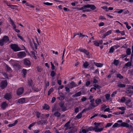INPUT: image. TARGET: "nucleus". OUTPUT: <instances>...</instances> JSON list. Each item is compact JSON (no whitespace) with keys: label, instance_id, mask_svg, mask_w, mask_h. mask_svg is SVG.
<instances>
[{"label":"nucleus","instance_id":"4be33fe9","mask_svg":"<svg viewBox=\"0 0 133 133\" xmlns=\"http://www.w3.org/2000/svg\"><path fill=\"white\" fill-rule=\"evenodd\" d=\"M4 97L6 99L9 100L11 98V96L10 94H6L5 95Z\"/></svg>","mask_w":133,"mask_h":133},{"label":"nucleus","instance_id":"c85d7f7f","mask_svg":"<svg viewBox=\"0 0 133 133\" xmlns=\"http://www.w3.org/2000/svg\"><path fill=\"white\" fill-rule=\"evenodd\" d=\"M131 65L132 63L131 62H128L127 63L125 64V66H126L128 67L131 66Z\"/></svg>","mask_w":133,"mask_h":133},{"label":"nucleus","instance_id":"bb28decb","mask_svg":"<svg viewBox=\"0 0 133 133\" xmlns=\"http://www.w3.org/2000/svg\"><path fill=\"white\" fill-rule=\"evenodd\" d=\"M65 98V97L64 96L61 95V96L59 97H58L57 98L61 101L63 100Z\"/></svg>","mask_w":133,"mask_h":133},{"label":"nucleus","instance_id":"1a4fd4ad","mask_svg":"<svg viewBox=\"0 0 133 133\" xmlns=\"http://www.w3.org/2000/svg\"><path fill=\"white\" fill-rule=\"evenodd\" d=\"M118 127H123L127 128H128L129 127V125L127 123L123 122L122 123L120 124H118Z\"/></svg>","mask_w":133,"mask_h":133},{"label":"nucleus","instance_id":"c9c22d12","mask_svg":"<svg viewBox=\"0 0 133 133\" xmlns=\"http://www.w3.org/2000/svg\"><path fill=\"white\" fill-rule=\"evenodd\" d=\"M118 86L121 88H124L125 87V85L122 84H119Z\"/></svg>","mask_w":133,"mask_h":133},{"label":"nucleus","instance_id":"393cba45","mask_svg":"<svg viewBox=\"0 0 133 133\" xmlns=\"http://www.w3.org/2000/svg\"><path fill=\"white\" fill-rule=\"evenodd\" d=\"M17 122L18 121L17 120H16L14 123L9 124L8 126L10 127L14 126L17 124Z\"/></svg>","mask_w":133,"mask_h":133},{"label":"nucleus","instance_id":"774afa93","mask_svg":"<svg viewBox=\"0 0 133 133\" xmlns=\"http://www.w3.org/2000/svg\"><path fill=\"white\" fill-rule=\"evenodd\" d=\"M45 86L46 87H48L49 85V82H45Z\"/></svg>","mask_w":133,"mask_h":133},{"label":"nucleus","instance_id":"c03bdc74","mask_svg":"<svg viewBox=\"0 0 133 133\" xmlns=\"http://www.w3.org/2000/svg\"><path fill=\"white\" fill-rule=\"evenodd\" d=\"M43 109H45L47 110L49 109V107L48 105L46 104H45L44 105L43 107Z\"/></svg>","mask_w":133,"mask_h":133},{"label":"nucleus","instance_id":"412c9836","mask_svg":"<svg viewBox=\"0 0 133 133\" xmlns=\"http://www.w3.org/2000/svg\"><path fill=\"white\" fill-rule=\"evenodd\" d=\"M33 81L31 79H29L28 82V84L29 87H31L33 84Z\"/></svg>","mask_w":133,"mask_h":133},{"label":"nucleus","instance_id":"20e7f679","mask_svg":"<svg viewBox=\"0 0 133 133\" xmlns=\"http://www.w3.org/2000/svg\"><path fill=\"white\" fill-rule=\"evenodd\" d=\"M7 82L6 81H2L1 84V87L2 89L5 88L7 86Z\"/></svg>","mask_w":133,"mask_h":133},{"label":"nucleus","instance_id":"f8f14e48","mask_svg":"<svg viewBox=\"0 0 133 133\" xmlns=\"http://www.w3.org/2000/svg\"><path fill=\"white\" fill-rule=\"evenodd\" d=\"M24 64L28 66H30L31 65V63L30 61L28 59H25L24 60Z\"/></svg>","mask_w":133,"mask_h":133},{"label":"nucleus","instance_id":"0eeeda50","mask_svg":"<svg viewBox=\"0 0 133 133\" xmlns=\"http://www.w3.org/2000/svg\"><path fill=\"white\" fill-rule=\"evenodd\" d=\"M87 8H89L88 4L84 5L82 7V11L83 12H89L90 11L87 9Z\"/></svg>","mask_w":133,"mask_h":133},{"label":"nucleus","instance_id":"58836bf2","mask_svg":"<svg viewBox=\"0 0 133 133\" xmlns=\"http://www.w3.org/2000/svg\"><path fill=\"white\" fill-rule=\"evenodd\" d=\"M114 50H115L114 48H113V46H112L111 47L110 49V50L109 51V52L110 53H112L113 52Z\"/></svg>","mask_w":133,"mask_h":133},{"label":"nucleus","instance_id":"9b49d317","mask_svg":"<svg viewBox=\"0 0 133 133\" xmlns=\"http://www.w3.org/2000/svg\"><path fill=\"white\" fill-rule=\"evenodd\" d=\"M78 50L81 52L84 53L87 55H89V52L87 50H85V49L79 48L78 49Z\"/></svg>","mask_w":133,"mask_h":133},{"label":"nucleus","instance_id":"f704fd0d","mask_svg":"<svg viewBox=\"0 0 133 133\" xmlns=\"http://www.w3.org/2000/svg\"><path fill=\"white\" fill-rule=\"evenodd\" d=\"M53 89L52 88H50L48 91V95H50L51 93L53 91Z\"/></svg>","mask_w":133,"mask_h":133},{"label":"nucleus","instance_id":"09e8293b","mask_svg":"<svg viewBox=\"0 0 133 133\" xmlns=\"http://www.w3.org/2000/svg\"><path fill=\"white\" fill-rule=\"evenodd\" d=\"M118 109H119L123 111H124L126 110L125 108L124 107H119L118 108Z\"/></svg>","mask_w":133,"mask_h":133},{"label":"nucleus","instance_id":"72a5a7b5","mask_svg":"<svg viewBox=\"0 0 133 133\" xmlns=\"http://www.w3.org/2000/svg\"><path fill=\"white\" fill-rule=\"evenodd\" d=\"M112 32V31L111 30H110L107 32L105 34V36H107L108 35L110 34H111Z\"/></svg>","mask_w":133,"mask_h":133},{"label":"nucleus","instance_id":"7c9ffc66","mask_svg":"<svg viewBox=\"0 0 133 133\" xmlns=\"http://www.w3.org/2000/svg\"><path fill=\"white\" fill-rule=\"evenodd\" d=\"M5 43L4 41L2 39L0 40V45L2 46Z\"/></svg>","mask_w":133,"mask_h":133},{"label":"nucleus","instance_id":"473e14b6","mask_svg":"<svg viewBox=\"0 0 133 133\" xmlns=\"http://www.w3.org/2000/svg\"><path fill=\"white\" fill-rule=\"evenodd\" d=\"M82 116V113H80L78 114L76 116V118L78 119H79Z\"/></svg>","mask_w":133,"mask_h":133},{"label":"nucleus","instance_id":"13d9d810","mask_svg":"<svg viewBox=\"0 0 133 133\" xmlns=\"http://www.w3.org/2000/svg\"><path fill=\"white\" fill-rule=\"evenodd\" d=\"M87 131L85 129H83L81 131H80L79 133H87Z\"/></svg>","mask_w":133,"mask_h":133},{"label":"nucleus","instance_id":"37998d69","mask_svg":"<svg viewBox=\"0 0 133 133\" xmlns=\"http://www.w3.org/2000/svg\"><path fill=\"white\" fill-rule=\"evenodd\" d=\"M117 77L120 79H122L123 77V76L120 74H117Z\"/></svg>","mask_w":133,"mask_h":133},{"label":"nucleus","instance_id":"bf43d9fd","mask_svg":"<svg viewBox=\"0 0 133 133\" xmlns=\"http://www.w3.org/2000/svg\"><path fill=\"white\" fill-rule=\"evenodd\" d=\"M117 91H115L111 95V96L112 97H113L115 96V95L117 94Z\"/></svg>","mask_w":133,"mask_h":133},{"label":"nucleus","instance_id":"603ef678","mask_svg":"<svg viewBox=\"0 0 133 133\" xmlns=\"http://www.w3.org/2000/svg\"><path fill=\"white\" fill-rule=\"evenodd\" d=\"M89 65V64L87 62L83 64L85 68H87Z\"/></svg>","mask_w":133,"mask_h":133},{"label":"nucleus","instance_id":"4d7b16f0","mask_svg":"<svg viewBox=\"0 0 133 133\" xmlns=\"http://www.w3.org/2000/svg\"><path fill=\"white\" fill-rule=\"evenodd\" d=\"M101 8H102L104 10H106V11H108L109 10H107L108 7L107 6H104L101 7Z\"/></svg>","mask_w":133,"mask_h":133},{"label":"nucleus","instance_id":"3c124183","mask_svg":"<svg viewBox=\"0 0 133 133\" xmlns=\"http://www.w3.org/2000/svg\"><path fill=\"white\" fill-rule=\"evenodd\" d=\"M55 74H56L54 71H52L51 72L50 75L52 77H53L55 76Z\"/></svg>","mask_w":133,"mask_h":133},{"label":"nucleus","instance_id":"9d476101","mask_svg":"<svg viewBox=\"0 0 133 133\" xmlns=\"http://www.w3.org/2000/svg\"><path fill=\"white\" fill-rule=\"evenodd\" d=\"M30 46L34 50H36L37 49V45L34 42V41H33L32 43L30 44Z\"/></svg>","mask_w":133,"mask_h":133},{"label":"nucleus","instance_id":"a878e982","mask_svg":"<svg viewBox=\"0 0 133 133\" xmlns=\"http://www.w3.org/2000/svg\"><path fill=\"white\" fill-rule=\"evenodd\" d=\"M101 102V100L100 99L98 98L95 101V102L97 105L99 104Z\"/></svg>","mask_w":133,"mask_h":133},{"label":"nucleus","instance_id":"a211bd4d","mask_svg":"<svg viewBox=\"0 0 133 133\" xmlns=\"http://www.w3.org/2000/svg\"><path fill=\"white\" fill-rule=\"evenodd\" d=\"M81 91H79L75 94L73 95L72 96L74 97H77L78 96H80L81 95Z\"/></svg>","mask_w":133,"mask_h":133},{"label":"nucleus","instance_id":"f3484780","mask_svg":"<svg viewBox=\"0 0 133 133\" xmlns=\"http://www.w3.org/2000/svg\"><path fill=\"white\" fill-rule=\"evenodd\" d=\"M64 103L63 102H61L59 104V106L61 108L62 111H65L66 110V108L63 106Z\"/></svg>","mask_w":133,"mask_h":133},{"label":"nucleus","instance_id":"de8ad7c7","mask_svg":"<svg viewBox=\"0 0 133 133\" xmlns=\"http://www.w3.org/2000/svg\"><path fill=\"white\" fill-rule=\"evenodd\" d=\"M94 86L97 89H100L101 88V86L96 84H94Z\"/></svg>","mask_w":133,"mask_h":133},{"label":"nucleus","instance_id":"864d4df0","mask_svg":"<svg viewBox=\"0 0 133 133\" xmlns=\"http://www.w3.org/2000/svg\"><path fill=\"white\" fill-rule=\"evenodd\" d=\"M37 71L39 72H41L42 70L41 68L39 66H38L37 67Z\"/></svg>","mask_w":133,"mask_h":133},{"label":"nucleus","instance_id":"5701e85b","mask_svg":"<svg viewBox=\"0 0 133 133\" xmlns=\"http://www.w3.org/2000/svg\"><path fill=\"white\" fill-rule=\"evenodd\" d=\"M126 53L127 54L126 56L130 55L131 53V49L130 48L127 49L126 51Z\"/></svg>","mask_w":133,"mask_h":133},{"label":"nucleus","instance_id":"4468645a","mask_svg":"<svg viewBox=\"0 0 133 133\" xmlns=\"http://www.w3.org/2000/svg\"><path fill=\"white\" fill-rule=\"evenodd\" d=\"M127 96L129 97H131L133 93V91L131 90H128L125 92Z\"/></svg>","mask_w":133,"mask_h":133},{"label":"nucleus","instance_id":"a18cd8bd","mask_svg":"<svg viewBox=\"0 0 133 133\" xmlns=\"http://www.w3.org/2000/svg\"><path fill=\"white\" fill-rule=\"evenodd\" d=\"M6 69L7 70V71H10L11 70V68L6 65Z\"/></svg>","mask_w":133,"mask_h":133},{"label":"nucleus","instance_id":"ea45409f","mask_svg":"<svg viewBox=\"0 0 133 133\" xmlns=\"http://www.w3.org/2000/svg\"><path fill=\"white\" fill-rule=\"evenodd\" d=\"M49 114H45V116L44 117H42L41 119H45L46 118L48 117L49 116Z\"/></svg>","mask_w":133,"mask_h":133},{"label":"nucleus","instance_id":"b1692460","mask_svg":"<svg viewBox=\"0 0 133 133\" xmlns=\"http://www.w3.org/2000/svg\"><path fill=\"white\" fill-rule=\"evenodd\" d=\"M94 63L95 65L97 67H101L103 65L101 63H98L94 62Z\"/></svg>","mask_w":133,"mask_h":133},{"label":"nucleus","instance_id":"6e6d98bb","mask_svg":"<svg viewBox=\"0 0 133 133\" xmlns=\"http://www.w3.org/2000/svg\"><path fill=\"white\" fill-rule=\"evenodd\" d=\"M99 116H100L101 117H103L105 118H107V116L106 115H103V114H102L101 115H99Z\"/></svg>","mask_w":133,"mask_h":133},{"label":"nucleus","instance_id":"6ab92c4d","mask_svg":"<svg viewBox=\"0 0 133 133\" xmlns=\"http://www.w3.org/2000/svg\"><path fill=\"white\" fill-rule=\"evenodd\" d=\"M128 98L127 97H121L120 100V102L122 103H124L127 99Z\"/></svg>","mask_w":133,"mask_h":133},{"label":"nucleus","instance_id":"7ed1b4c3","mask_svg":"<svg viewBox=\"0 0 133 133\" xmlns=\"http://www.w3.org/2000/svg\"><path fill=\"white\" fill-rule=\"evenodd\" d=\"M26 55L24 51L20 52L17 54L18 57L19 58H22L25 57Z\"/></svg>","mask_w":133,"mask_h":133},{"label":"nucleus","instance_id":"338daca9","mask_svg":"<svg viewBox=\"0 0 133 133\" xmlns=\"http://www.w3.org/2000/svg\"><path fill=\"white\" fill-rule=\"evenodd\" d=\"M99 19H106L105 18L102 16H100Z\"/></svg>","mask_w":133,"mask_h":133},{"label":"nucleus","instance_id":"f03ea898","mask_svg":"<svg viewBox=\"0 0 133 133\" xmlns=\"http://www.w3.org/2000/svg\"><path fill=\"white\" fill-rule=\"evenodd\" d=\"M11 48L14 51L17 52L21 50V49L18 45L16 44H12L10 46Z\"/></svg>","mask_w":133,"mask_h":133},{"label":"nucleus","instance_id":"e2e57ef3","mask_svg":"<svg viewBox=\"0 0 133 133\" xmlns=\"http://www.w3.org/2000/svg\"><path fill=\"white\" fill-rule=\"evenodd\" d=\"M118 124L117 123H115L112 126V127L113 128H116L117 127H118Z\"/></svg>","mask_w":133,"mask_h":133},{"label":"nucleus","instance_id":"cd10ccee","mask_svg":"<svg viewBox=\"0 0 133 133\" xmlns=\"http://www.w3.org/2000/svg\"><path fill=\"white\" fill-rule=\"evenodd\" d=\"M22 71L24 74V76H23V77H25V75H26L27 73V71L25 69H23L22 70Z\"/></svg>","mask_w":133,"mask_h":133},{"label":"nucleus","instance_id":"680f3d73","mask_svg":"<svg viewBox=\"0 0 133 133\" xmlns=\"http://www.w3.org/2000/svg\"><path fill=\"white\" fill-rule=\"evenodd\" d=\"M42 122L43 121H39L37 122V123L38 125H42L43 124Z\"/></svg>","mask_w":133,"mask_h":133},{"label":"nucleus","instance_id":"aec40b11","mask_svg":"<svg viewBox=\"0 0 133 133\" xmlns=\"http://www.w3.org/2000/svg\"><path fill=\"white\" fill-rule=\"evenodd\" d=\"M88 8H90L92 10H94L96 9V7L93 5H90L88 4Z\"/></svg>","mask_w":133,"mask_h":133},{"label":"nucleus","instance_id":"6e6552de","mask_svg":"<svg viewBox=\"0 0 133 133\" xmlns=\"http://www.w3.org/2000/svg\"><path fill=\"white\" fill-rule=\"evenodd\" d=\"M24 89L23 87L19 88L17 91V94L18 95H21L24 91Z\"/></svg>","mask_w":133,"mask_h":133},{"label":"nucleus","instance_id":"39448f33","mask_svg":"<svg viewBox=\"0 0 133 133\" xmlns=\"http://www.w3.org/2000/svg\"><path fill=\"white\" fill-rule=\"evenodd\" d=\"M68 86L70 88L78 86L73 81H72L69 84H68Z\"/></svg>","mask_w":133,"mask_h":133},{"label":"nucleus","instance_id":"ddd939ff","mask_svg":"<svg viewBox=\"0 0 133 133\" xmlns=\"http://www.w3.org/2000/svg\"><path fill=\"white\" fill-rule=\"evenodd\" d=\"M131 102V100L130 99H126V101H125V105L127 106H128V107L130 108H131V106L129 105V104Z\"/></svg>","mask_w":133,"mask_h":133},{"label":"nucleus","instance_id":"49530a36","mask_svg":"<svg viewBox=\"0 0 133 133\" xmlns=\"http://www.w3.org/2000/svg\"><path fill=\"white\" fill-rule=\"evenodd\" d=\"M79 38L81 37V38H83L84 37H85V35H83L82 34H81V33H79Z\"/></svg>","mask_w":133,"mask_h":133},{"label":"nucleus","instance_id":"f257e3e1","mask_svg":"<svg viewBox=\"0 0 133 133\" xmlns=\"http://www.w3.org/2000/svg\"><path fill=\"white\" fill-rule=\"evenodd\" d=\"M104 128H98L97 126H95V127L94 128L92 127H90L88 128V130H87L88 132L89 131H91L92 130H94L97 132H100L102 131Z\"/></svg>","mask_w":133,"mask_h":133},{"label":"nucleus","instance_id":"c756f323","mask_svg":"<svg viewBox=\"0 0 133 133\" xmlns=\"http://www.w3.org/2000/svg\"><path fill=\"white\" fill-rule=\"evenodd\" d=\"M54 115L56 117H59L60 116L61 114L58 112H56L54 113Z\"/></svg>","mask_w":133,"mask_h":133},{"label":"nucleus","instance_id":"79ce46f5","mask_svg":"<svg viewBox=\"0 0 133 133\" xmlns=\"http://www.w3.org/2000/svg\"><path fill=\"white\" fill-rule=\"evenodd\" d=\"M43 4L47 5H52L53 4L52 3H49L48 2H44Z\"/></svg>","mask_w":133,"mask_h":133},{"label":"nucleus","instance_id":"69168bd1","mask_svg":"<svg viewBox=\"0 0 133 133\" xmlns=\"http://www.w3.org/2000/svg\"><path fill=\"white\" fill-rule=\"evenodd\" d=\"M56 100V98L55 97H53L51 99V102L54 103Z\"/></svg>","mask_w":133,"mask_h":133},{"label":"nucleus","instance_id":"5fc2aeb1","mask_svg":"<svg viewBox=\"0 0 133 133\" xmlns=\"http://www.w3.org/2000/svg\"><path fill=\"white\" fill-rule=\"evenodd\" d=\"M119 63L118 61L117 60H114V64L116 65H117Z\"/></svg>","mask_w":133,"mask_h":133},{"label":"nucleus","instance_id":"423d86ee","mask_svg":"<svg viewBox=\"0 0 133 133\" xmlns=\"http://www.w3.org/2000/svg\"><path fill=\"white\" fill-rule=\"evenodd\" d=\"M26 102L25 98H21L18 100L17 103H18L19 104H22L23 103H25Z\"/></svg>","mask_w":133,"mask_h":133},{"label":"nucleus","instance_id":"8fccbe9b","mask_svg":"<svg viewBox=\"0 0 133 133\" xmlns=\"http://www.w3.org/2000/svg\"><path fill=\"white\" fill-rule=\"evenodd\" d=\"M87 99V98L84 96H83L81 99V100L82 102L86 101Z\"/></svg>","mask_w":133,"mask_h":133},{"label":"nucleus","instance_id":"052dcab7","mask_svg":"<svg viewBox=\"0 0 133 133\" xmlns=\"http://www.w3.org/2000/svg\"><path fill=\"white\" fill-rule=\"evenodd\" d=\"M33 90L36 92H38L40 91V89H38V88H32Z\"/></svg>","mask_w":133,"mask_h":133},{"label":"nucleus","instance_id":"dca6fc26","mask_svg":"<svg viewBox=\"0 0 133 133\" xmlns=\"http://www.w3.org/2000/svg\"><path fill=\"white\" fill-rule=\"evenodd\" d=\"M8 104L6 102H4L2 104L1 107L2 109H4L6 107H8Z\"/></svg>","mask_w":133,"mask_h":133},{"label":"nucleus","instance_id":"0e129e2a","mask_svg":"<svg viewBox=\"0 0 133 133\" xmlns=\"http://www.w3.org/2000/svg\"><path fill=\"white\" fill-rule=\"evenodd\" d=\"M79 112V108L78 107L76 108L75 109V112L76 113H77Z\"/></svg>","mask_w":133,"mask_h":133},{"label":"nucleus","instance_id":"4c0bfd02","mask_svg":"<svg viewBox=\"0 0 133 133\" xmlns=\"http://www.w3.org/2000/svg\"><path fill=\"white\" fill-rule=\"evenodd\" d=\"M106 98L107 100H108L109 99V98L110 96V95L109 94H107L105 95Z\"/></svg>","mask_w":133,"mask_h":133},{"label":"nucleus","instance_id":"e433bc0d","mask_svg":"<svg viewBox=\"0 0 133 133\" xmlns=\"http://www.w3.org/2000/svg\"><path fill=\"white\" fill-rule=\"evenodd\" d=\"M94 44L96 46H99V43L97 41H94L93 42Z\"/></svg>","mask_w":133,"mask_h":133},{"label":"nucleus","instance_id":"2f4dec72","mask_svg":"<svg viewBox=\"0 0 133 133\" xmlns=\"http://www.w3.org/2000/svg\"><path fill=\"white\" fill-rule=\"evenodd\" d=\"M113 124V123H109L107 124L105 126V127L107 128L108 127H109L111 126Z\"/></svg>","mask_w":133,"mask_h":133},{"label":"nucleus","instance_id":"2eb2a0df","mask_svg":"<svg viewBox=\"0 0 133 133\" xmlns=\"http://www.w3.org/2000/svg\"><path fill=\"white\" fill-rule=\"evenodd\" d=\"M2 39L5 43L9 41V39L8 37L6 36H4Z\"/></svg>","mask_w":133,"mask_h":133},{"label":"nucleus","instance_id":"a19ab883","mask_svg":"<svg viewBox=\"0 0 133 133\" xmlns=\"http://www.w3.org/2000/svg\"><path fill=\"white\" fill-rule=\"evenodd\" d=\"M25 4L26 5L29 6H30L32 8H34V6L32 5H31L30 4H29V3H26Z\"/></svg>","mask_w":133,"mask_h":133}]
</instances>
